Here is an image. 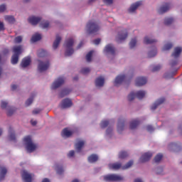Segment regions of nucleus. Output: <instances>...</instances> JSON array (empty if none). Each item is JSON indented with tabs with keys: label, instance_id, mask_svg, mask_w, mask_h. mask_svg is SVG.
Masks as SVG:
<instances>
[{
	"label": "nucleus",
	"instance_id": "f257e3e1",
	"mask_svg": "<svg viewBox=\"0 0 182 182\" xmlns=\"http://www.w3.org/2000/svg\"><path fill=\"white\" fill-rule=\"evenodd\" d=\"M23 48L22 46H16L13 47V55L11 57L12 65H16L19 61V56L22 54Z\"/></svg>",
	"mask_w": 182,
	"mask_h": 182
},
{
	"label": "nucleus",
	"instance_id": "f03ea898",
	"mask_svg": "<svg viewBox=\"0 0 182 182\" xmlns=\"http://www.w3.org/2000/svg\"><path fill=\"white\" fill-rule=\"evenodd\" d=\"M99 29H100L99 24L94 20L89 21L87 23L86 31L90 35L96 33V32H98Z\"/></svg>",
	"mask_w": 182,
	"mask_h": 182
},
{
	"label": "nucleus",
	"instance_id": "7ed1b4c3",
	"mask_svg": "<svg viewBox=\"0 0 182 182\" xmlns=\"http://www.w3.org/2000/svg\"><path fill=\"white\" fill-rule=\"evenodd\" d=\"M23 141L26 144V149L28 153H33V151L36 150V144L32 142V138H31V136L24 137Z\"/></svg>",
	"mask_w": 182,
	"mask_h": 182
},
{
	"label": "nucleus",
	"instance_id": "20e7f679",
	"mask_svg": "<svg viewBox=\"0 0 182 182\" xmlns=\"http://www.w3.org/2000/svg\"><path fill=\"white\" fill-rule=\"evenodd\" d=\"M182 48L181 47H176L174 50L171 55L172 58H174L175 60H172L170 63V65L171 68H174L176 66L177 63H178V58H180V55H181Z\"/></svg>",
	"mask_w": 182,
	"mask_h": 182
},
{
	"label": "nucleus",
	"instance_id": "39448f33",
	"mask_svg": "<svg viewBox=\"0 0 182 182\" xmlns=\"http://www.w3.org/2000/svg\"><path fill=\"white\" fill-rule=\"evenodd\" d=\"M133 166V161H129L125 166H122L120 163L109 164V168L110 170H119L122 168V170H127V168H130Z\"/></svg>",
	"mask_w": 182,
	"mask_h": 182
},
{
	"label": "nucleus",
	"instance_id": "423d86ee",
	"mask_svg": "<svg viewBox=\"0 0 182 182\" xmlns=\"http://www.w3.org/2000/svg\"><path fill=\"white\" fill-rule=\"evenodd\" d=\"M73 43H75V41H73V38H69L65 41V46L67 49L65 53V56H72V55H73V52H75L73 48Z\"/></svg>",
	"mask_w": 182,
	"mask_h": 182
},
{
	"label": "nucleus",
	"instance_id": "0eeeda50",
	"mask_svg": "<svg viewBox=\"0 0 182 182\" xmlns=\"http://www.w3.org/2000/svg\"><path fill=\"white\" fill-rule=\"evenodd\" d=\"M137 97V99H143L144 96H146V91L144 90H139L138 91L136 94L133 92H132L129 95H128V100L129 102H132V100H134V97Z\"/></svg>",
	"mask_w": 182,
	"mask_h": 182
},
{
	"label": "nucleus",
	"instance_id": "6e6552de",
	"mask_svg": "<svg viewBox=\"0 0 182 182\" xmlns=\"http://www.w3.org/2000/svg\"><path fill=\"white\" fill-rule=\"evenodd\" d=\"M105 181H122L123 180V177L116 175V174H110L104 176Z\"/></svg>",
	"mask_w": 182,
	"mask_h": 182
},
{
	"label": "nucleus",
	"instance_id": "1a4fd4ad",
	"mask_svg": "<svg viewBox=\"0 0 182 182\" xmlns=\"http://www.w3.org/2000/svg\"><path fill=\"white\" fill-rule=\"evenodd\" d=\"M38 62L39 63H38V69L41 73L49 69V66H50L49 61L43 62V61L38 60Z\"/></svg>",
	"mask_w": 182,
	"mask_h": 182
},
{
	"label": "nucleus",
	"instance_id": "9d476101",
	"mask_svg": "<svg viewBox=\"0 0 182 182\" xmlns=\"http://www.w3.org/2000/svg\"><path fill=\"white\" fill-rule=\"evenodd\" d=\"M65 83V78L63 77H59L58 80H55L54 82L51 85V89L55 90V89H58V87H60L62 85Z\"/></svg>",
	"mask_w": 182,
	"mask_h": 182
},
{
	"label": "nucleus",
	"instance_id": "9b49d317",
	"mask_svg": "<svg viewBox=\"0 0 182 182\" xmlns=\"http://www.w3.org/2000/svg\"><path fill=\"white\" fill-rule=\"evenodd\" d=\"M104 53H109V55H115L116 53V49L112 44H108L105 46L104 49Z\"/></svg>",
	"mask_w": 182,
	"mask_h": 182
},
{
	"label": "nucleus",
	"instance_id": "f8f14e48",
	"mask_svg": "<svg viewBox=\"0 0 182 182\" xmlns=\"http://www.w3.org/2000/svg\"><path fill=\"white\" fill-rule=\"evenodd\" d=\"M21 177L23 182H32V174L28 173L26 171H22Z\"/></svg>",
	"mask_w": 182,
	"mask_h": 182
},
{
	"label": "nucleus",
	"instance_id": "ddd939ff",
	"mask_svg": "<svg viewBox=\"0 0 182 182\" xmlns=\"http://www.w3.org/2000/svg\"><path fill=\"white\" fill-rule=\"evenodd\" d=\"M72 105V100L69 98H66L62 101L60 104V107L61 109H68L69 107H71Z\"/></svg>",
	"mask_w": 182,
	"mask_h": 182
},
{
	"label": "nucleus",
	"instance_id": "4468645a",
	"mask_svg": "<svg viewBox=\"0 0 182 182\" xmlns=\"http://www.w3.org/2000/svg\"><path fill=\"white\" fill-rule=\"evenodd\" d=\"M153 154H151V152H146L141 156V158L139 159V161L140 163H146V161H149V160H150Z\"/></svg>",
	"mask_w": 182,
	"mask_h": 182
},
{
	"label": "nucleus",
	"instance_id": "2eb2a0df",
	"mask_svg": "<svg viewBox=\"0 0 182 182\" xmlns=\"http://www.w3.org/2000/svg\"><path fill=\"white\" fill-rule=\"evenodd\" d=\"M146 83H147V78H146L145 77H139L136 78L135 85L136 86L140 87L144 86Z\"/></svg>",
	"mask_w": 182,
	"mask_h": 182
},
{
	"label": "nucleus",
	"instance_id": "dca6fc26",
	"mask_svg": "<svg viewBox=\"0 0 182 182\" xmlns=\"http://www.w3.org/2000/svg\"><path fill=\"white\" fill-rule=\"evenodd\" d=\"M127 30H124L118 33L117 41L122 42V41H124L126 38H127Z\"/></svg>",
	"mask_w": 182,
	"mask_h": 182
},
{
	"label": "nucleus",
	"instance_id": "f3484780",
	"mask_svg": "<svg viewBox=\"0 0 182 182\" xmlns=\"http://www.w3.org/2000/svg\"><path fill=\"white\" fill-rule=\"evenodd\" d=\"M41 20L42 18L41 17H36L33 16L28 18V22L29 23H31V25H38V23H39Z\"/></svg>",
	"mask_w": 182,
	"mask_h": 182
},
{
	"label": "nucleus",
	"instance_id": "a211bd4d",
	"mask_svg": "<svg viewBox=\"0 0 182 182\" xmlns=\"http://www.w3.org/2000/svg\"><path fill=\"white\" fill-rule=\"evenodd\" d=\"M125 79H126V75H118L115 78L114 86H119V85H122V83H123V82H124Z\"/></svg>",
	"mask_w": 182,
	"mask_h": 182
},
{
	"label": "nucleus",
	"instance_id": "6ab92c4d",
	"mask_svg": "<svg viewBox=\"0 0 182 182\" xmlns=\"http://www.w3.org/2000/svg\"><path fill=\"white\" fill-rule=\"evenodd\" d=\"M166 102L165 98H160L159 100H156L155 103L151 107V109L156 110L157 109L158 106H160V105H163Z\"/></svg>",
	"mask_w": 182,
	"mask_h": 182
},
{
	"label": "nucleus",
	"instance_id": "aec40b11",
	"mask_svg": "<svg viewBox=\"0 0 182 182\" xmlns=\"http://www.w3.org/2000/svg\"><path fill=\"white\" fill-rule=\"evenodd\" d=\"M9 139L11 141H16L15 131H14V129L11 127L9 129Z\"/></svg>",
	"mask_w": 182,
	"mask_h": 182
},
{
	"label": "nucleus",
	"instance_id": "412c9836",
	"mask_svg": "<svg viewBox=\"0 0 182 182\" xmlns=\"http://www.w3.org/2000/svg\"><path fill=\"white\" fill-rule=\"evenodd\" d=\"M124 129V119H119L117 124V132L122 133Z\"/></svg>",
	"mask_w": 182,
	"mask_h": 182
},
{
	"label": "nucleus",
	"instance_id": "4be33fe9",
	"mask_svg": "<svg viewBox=\"0 0 182 182\" xmlns=\"http://www.w3.org/2000/svg\"><path fill=\"white\" fill-rule=\"evenodd\" d=\"M8 169L5 166H0V181L5 179Z\"/></svg>",
	"mask_w": 182,
	"mask_h": 182
},
{
	"label": "nucleus",
	"instance_id": "5701e85b",
	"mask_svg": "<svg viewBox=\"0 0 182 182\" xmlns=\"http://www.w3.org/2000/svg\"><path fill=\"white\" fill-rule=\"evenodd\" d=\"M140 5H141V1H137L132 4L130 8L128 9V12H129V14L134 12V11H136V9H137V7L140 6Z\"/></svg>",
	"mask_w": 182,
	"mask_h": 182
},
{
	"label": "nucleus",
	"instance_id": "b1692460",
	"mask_svg": "<svg viewBox=\"0 0 182 182\" xmlns=\"http://www.w3.org/2000/svg\"><path fill=\"white\" fill-rule=\"evenodd\" d=\"M170 9V4L166 3L164 6H162L158 11L159 14H164L167 12Z\"/></svg>",
	"mask_w": 182,
	"mask_h": 182
},
{
	"label": "nucleus",
	"instance_id": "393cba45",
	"mask_svg": "<svg viewBox=\"0 0 182 182\" xmlns=\"http://www.w3.org/2000/svg\"><path fill=\"white\" fill-rule=\"evenodd\" d=\"M105 85V78L102 77H99L95 80V86L97 87H102Z\"/></svg>",
	"mask_w": 182,
	"mask_h": 182
},
{
	"label": "nucleus",
	"instance_id": "a878e982",
	"mask_svg": "<svg viewBox=\"0 0 182 182\" xmlns=\"http://www.w3.org/2000/svg\"><path fill=\"white\" fill-rule=\"evenodd\" d=\"M31 65V58L26 57L21 61V68H28Z\"/></svg>",
	"mask_w": 182,
	"mask_h": 182
},
{
	"label": "nucleus",
	"instance_id": "bb28decb",
	"mask_svg": "<svg viewBox=\"0 0 182 182\" xmlns=\"http://www.w3.org/2000/svg\"><path fill=\"white\" fill-rule=\"evenodd\" d=\"M85 146V141H79L75 144V150L80 153L82 151V149Z\"/></svg>",
	"mask_w": 182,
	"mask_h": 182
},
{
	"label": "nucleus",
	"instance_id": "cd10ccee",
	"mask_svg": "<svg viewBox=\"0 0 182 182\" xmlns=\"http://www.w3.org/2000/svg\"><path fill=\"white\" fill-rule=\"evenodd\" d=\"M139 124H140V121L138 119H134L130 122L129 129H131V130H134Z\"/></svg>",
	"mask_w": 182,
	"mask_h": 182
},
{
	"label": "nucleus",
	"instance_id": "c85d7f7f",
	"mask_svg": "<svg viewBox=\"0 0 182 182\" xmlns=\"http://www.w3.org/2000/svg\"><path fill=\"white\" fill-rule=\"evenodd\" d=\"M99 160V156L97 154H92L88 157L89 163H96Z\"/></svg>",
	"mask_w": 182,
	"mask_h": 182
},
{
	"label": "nucleus",
	"instance_id": "c756f323",
	"mask_svg": "<svg viewBox=\"0 0 182 182\" xmlns=\"http://www.w3.org/2000/svg\"><path fill=\"white\" fill-rule=\"evenodd\" d=\"M60 41H62V38L59 36H56V38L53 44V49H58V46H59V44L60 43Z\"/></svg>",
	"mask_w": 182,
	"mask_h": 182
},
{
	"label": "nucleus",
	"instance_id": "7c9ffc66",
	"mask_svg": "<svg viewBox=\"0 0 182 182\" xmlns=\"http://www.w3.org/2000/svg\"><path fill=\"white\" fill-rule=\"evenodd\" d=\"M157 42V40L156 39H151L148 36H146L144 40V43L146 45H151V43H156Z\"/></svg>",
	"mask_w": 182,
	"mask_h": 182
},
{
	"label": "nucleus",
	"instance_id": "2f4dec72",
	"mask_svg": "<svg viewBox=\"0 0 182 182\" xmlns=\"http://www.w3.org/2000/svg\"><path fill=\"white\" fill-rule=\"evenodd\" d=\"M71 135H72V132L69 131L68 128H65L63 130V132H62L63 137H70Z\"/></svg>",
	"mask_w": 182,
	"mask_h": 182
},
{
	"label": "nucleus",
	"instance_id": "473e14b6",
	"mask_svg": "<svg viewBox=\"0 0 182 182\" xmlns=\"http://www.w3.org/2000/svg\"><path fill=\"white\" fill-rule=\"evenodd\" d=\"M42 39V36L39 33L34 34L31 38V42H38Z\"/></svg>",
	"mask_w": 182,
	"mask_h": 182
},
{
	"label": "nucleus",
	"instance_id": "72a5a7b5",
	"mask_svg": "<svg viewBox=\"0 0 182 182\" xmlns=\"http://www.w3.org/2000/svg\"><path fill=\"white\" fill-rule=\"evenodd\" d=\"M5 21L9 22V23H15V17L14 16H6Z\"/></svg>",
	"mask_w": 182,
	"mask_h": 182
},
{
	"label": "nucleus",
	"instance_id": "f704fd0d",
	"mask_svg": "<svg viewBox=\"0 0 182 182\" xmlns=\"http://www.w3.org/2000/svg\"><path fill=\"white\" fill-rule=\"evenodd\" d=\"M70 93V90L69 89H64L60 93V97H65V96H68Z\"/></svg>",
	"mask_w": 182,
	"mask_h": 182
},
{
	"label": "nucleus",
	"instance_id": "c9c22d12",
	"mask_svg": "<svg viewBox=\"0 0 182 182\" xmlns=\"http://www.w3.org/2000/svg\"><path fill=\"white\" fill-rule=\"evenodd\" d=\"M55 170L57 171V174H63V167L60 166L59 164L55 165Z\"/></svg>",
	"mask_w": 182,
	"mask_h": 182
},
{
	"label": "nucleus",
	"instance_id": "e433bc0d",
	"mask_svg": "<svg viewBox=\"0 0 182 182\" xmlns=\"http://www.w3.org/2000/svg\"><path fill=\"white\" fill-rule=\"evenodd\" d=\"M156 55H157V48H154L153 50H151L148 53V56L149 58H154V56H156Z\"/></svg>",
	"mask_w": 182,
	"mask_h": 182
},
{
	"label": "nucleus",
	"instance_id": "4c0bfd02",
	"mask_svg": "<svg viewBox=\"0 0 182 182\" xmlns=\"http://www.w3.org/2000/svg\"><path fill=\"white\" fill-rule=\"evenodd\" d=\"M161 159H163V154H159L155 156L154 161L155 163H160V161H161Z\"/></svg>",
	"mask_w": 182,
	"mask_h": 182
},
{
	"label": "nucleus",
	"instance_id": "58836bf2",
	"mask_svg": "<svg viewBox=\"0 0 182 182\" xmlns=\"http://www.w3.org/2000/svg\"><path fill=\"white\" fill-rule=\"evenodd\" d=\"M46 55L47 53L45 50L41 49L38 51V58H43L44 56H46Z\"/></svg>",
	"mask_w": 182,
	"mask_h": 182
},
{
	"label": "nucleus",
	"instance_id": "ea45409f",
	"mask_svg": "<svg viewBox=\"0 0 182 182\" xmlns=\"http://www.w3.org/2000/svg\"><path fill=\"white\" fill-rule=\"evenodd\" d=\"M173 22H174V18H166L164 20V24L167 26L171 25Z\"/></svg>",
	"mask_w": 182,
	"mask_h": 182
},
{
	"label": "nucleus",
	"instance_id": "a19ab883",
	"mask_svg": "<svg viewBox=\"0 0 182 182\" xmlns=\"http://www.w3.org/2000/svg\"><path fill=\"white\" fill-rule=\"evenodd\" d=\"M136 43H137V40L136 38H132L129 43L130 49H133V48L136 46Z\"/></svg>",
	"mask_w": 182,
	"mask_h": 182
},
{
	"label": "nucleus",
	"instance_id": "79ce46f5",
	"mask_svg": "<svg viewBox=\"0 0 182 182\" xmlns=\"http://www.w3.org/2000/svg\"><path fill=\"white\" fill-rule=\"evenodd\" d=\"M129 156L127 151H122L119 154V159H126Z\"/></svg>",
	"mask_w": 182,
	"mask_h": 182
},
{
	"label": "nucleus",
	"instance_id": "37998d69",
	"mask_svg": "<svg viewBox=\"0 0 182 182\" xmlns=\"http://www.w3.org/2000/svg\"><path fill=\"white\" fill-rule=\"evenodd\" d=\"M93 55V50L90 51L86 55L87 62H92V56Z\"/></svg>",
	"mask_w": 182,
	"mask_h": 182
},
{
	"label": "nucleus",
	"instance_id": "c03bdc74",
	"mask_svg": "<svg viewBox=\"0 0 182 182\" xmlns=\"http://www.w3.org/2000/svg\"><path fill=\"white\" fill-rule=\"evenodd\" d=\"M100 126H101L102 129H105V128L107 127V126H109V121H107V120L102 121L100 124Z\"/></svg>",
	"mask_w": 182,
	"mask_h": 182
},
{
	"label": "nucleus",
	"instance_id": "a18cd8bd",
	"mask_svg": "<svg viewBox=\"0 0 182 182\" xmlns=\"http://www.w3.org/2000/svg\"><path fill=\"white\" fill-rule=\"evenodd\" d=\"M33 102V95L31 96V97L28 98L26 102V106H31L32 103Z\"/></svg>",
	"mask_w": 182,
	"mask_h": 182
},
{
	"label": "nucleus",
	"instance_id": "49530a36",
	"mask_svg": "<svg viewBox=\"0 0 182 182\" xmlns=\"http://www.w3.org/2000/svg\"><path fill=\"white\" fill-rule=\"evenodd\" d=\"M173 48L172 43H167L164 46V50H170Z\"/></svg>",
	"mask_w": 182,
	"mask_h": 182
},
{
	"label": "nucleus",
	"instance_id": "de8ad7c7",
	"mask_svg": "<svg viewBox=\"0 0 182 182\" xmlns=\"http://www.w3.org/2000/svg\"><path fill=\"white\" fill-rule=\"evenodd\" d=\"M90 72V68H84L81 70V73H82V75H87V73H89Z\"/></svg>",
	"mask_w": 182,
	"mask_h": 182
},
{
	"label": "nucleus",
	"instance_id": "09e8293b",
	"mask_svg": "<svg viewBox=\"0 0 182 182\" xmlns=\"http://www.w3.org/2000/svg\"><path fill=\"white\" fill-rule=\"evenodd\" d=\"M41 28H43V29H46V28H49V21H45L43 23H41Z\"/></svg>",
	"mask_w": 182,
	"mask_h": 182
},
{
	"label": "nucleus",
	"instance_id": "8fccbe9b",
	"mask_svg": "<svg viewBox=\"0 0 182 182\" xmlns=\"http://www.w3.org/2000/svg\"><path fill=\"white\" fill-rule=\"evenodd\" d=\"M22 42V36H18L14 38V43H21Z\"/></svg>",
	"mask_w": 182,
	"mask_h": 182
},
{
	"label": "nucleus",
	"instance_id": "3c124183",
	"mask_svg": "<svg viewBox=\"0 0 182 182\" xmlns=\"http://www.w3.org/2000/svg\"><path fill=\"white\" fill-rule=\"evenodd\" d=\"M161 69V65H154L152 68L153 72H159Z\"/></svg>",
	"mask_w": 182,
	"mask_h": 182
},
{
	"label": "nucleus",
	"instance_id": "603ef678",
	"mask_svg": "<svg viewBox=\"0 0 182 182\" xmlns=\"http://www.w3.org/2000/svg\"><path fill=\"white\" fill-rule=\"evenodd\" d=\"M14 112L15 109L14 108H9L7 111V116H12Z\"/></svg>",
	"mask_w": 182,
	"mask_h": 182
},
{
	"label": "nucleus",
	"instance_id": "864d4df0",
	"mask_svg": "<svg viewBox=\"0 0 182 182\" xmlns=\"http://www.w3.org/2000/svg\"><path fill=\"white\" fill-rule=\"evenodd\" d=\"M1 109H6V107H8V102L1 101Z\"/></svg>",
	"mask_w": 182,
	"mask_h": 182
},
{
	"label": "nucleus",
	"instance_id": "5fc2aeb1",
	"mask_svg": "<svg viewBox=\"0 0 182 182\" xmlns=\"http://www.w3.org/2000/svg\"><path fill=\"white\" fill-rule=\"evenodd\" d=\"M6 9V6L5 4H1L0 6V12H5Z\"/></svg>",
	"mask_w": 182,
	"mask_h": 182
},
{
	"label": "nucleus",
	"instance_id": "6e6d98bb",
	"mask_svg": "<svg viewBox=\"0 0 182 182\" xmlns=\"http://www.w3.org/2000/svg\"><path fill=\"white\" fill-rule=\"evenodd\" d=\"M147 132H154V128L151 125L146 126Z\"/></svg>",
	"mask_w": 182,
	"mask_h": 182
},
{
	"label": "nucleus",
	"instance_id": "4d7b16f0",
	"mask_svg": "<svg viewBox=\"0 0 182 182\" xmlns=\"http://www.w3.org/2000/svg\"><path fill=\"white\" fill-rule=\"evenodd\" d=\"M103 2L107 5H112L113 4V0H103Z\"/></svg>",
	"mask_w": 182,
	"mask_h": 182
},
{
	"label": "nucleus",
	"instance_id": "13d9d810",
	"mask_svg": "<svg viewBox=\"0 0 182 182\" xmlns=\"http://www.w3.org/2000/svg\"><path fill=\"white\" fill-rule=\"evenodd\" d=\"M100 38H97L95 40H94L92 42L94 43V45H99V43H100Z\"/></svg>",
	"mask_w": 182,
	"mask_h": 182
},
{
	"label": "nucleus",
	"instance_id": "bf43d9fd",
	"mask_svg": "<svg viewBox=\"0 0 182 182\" xmlns=\"http://www.w3.org/2000/svg\"><path fill=\"white\" fill-rule=\"evenodd\" d=\"M162 173H163V168L161 167L158 168L156 171V174H162Z\"/></svg>",
	"mask_w": 182,
	"mask_h": 182
},
{
	"label": "nucleus",
	"instance_id": "052dcab7",
	"mask_svg": "<svg viewBox=\"0 0 182 182\" xmlns=\"http://www.w3.org/2000/svg\"><path fill=\"white\" fill-rule=\"evenodd\" d=\"M74 156H75V151L73 150L70 151L68 154V157H73Z\"/></svg>",
	"mask_w": 182,
	"mask_h": 182
},
{
	"label": "nucleus",
	"instance_id": "680f3d73",
	"mask_svg": "<svg viewBox=\"0 0 182 182\" xmlns=\"http://www.w3.org/2000/svg\"><path fill=\"white\" fill-rule=\"evenodd\" d=\"M42 109H36L33 111V114H38V113H41Z\"/></svg>",
	"mask_w": 182,
	"mask_h": 182
},
{
	"label": "nucleus",
	"instance_id": "e2e57ef3",
	"mask_svg": "<svg viewBox=\"0 0 182 182\" xmlns=\"http://www.w3.org/2000/svg\"><path fill=\"white\" fill-rule=\"evenodd\" d=\"M112 132H113V129L112 128H107L106 133L107 135H109L112 134Z\"/></svg>",
	"mask_w": 182,
	"mask_h": 182
},
{
	"label": "nucleus",
	"instance_id": "0e129e2a",
	"mask_svg": "<svg viewBox=\"0 0 182 182\" xmlns=\"http://www.w3.org/2000/svg\"><path fill=\"white\" fill-rule=\"evenodd\" d=\"M5 30V27L4 26V23L0 22V31H4Z\"/></svg>",
	"mask_w": 182,
	"mask_h": 182
},
{
	"label": "nucleus",
	"instance_id": "69168bd1",
	"mask_svg": "<svg viewBox=\"0 0 182 182\" xmlns=\"http://www.w3.org/2000/svg\"><path fill=\"white\" fill-rule=\"evenodd\" d=\"M3 53L4 55H8V53H9V50L7 49V48H5L4 50H3Z\"/></svg>",
	"mask_w": 182,
	"mask_h": 182
},
{
	"label": "nucleus",
	"instance_id": "338daca9",
	"mask_svg": "<svg viewBox=\"0 0 182 182\" xmlns=\"http://www.w3.org/2000/svg\"><path fill=\"white\" fill-rule=\"evenodd\" d=\"M18 86L16 85H11V90H16Z\"/></svg>",
	"mask_w": 182,
	"mask_h": 182
},
{
	"label": "nucleus",
	"instance_id": "774afa93",
	"mask_svg": "<svg viewBox=\"0 0 182 182\" xmlns=\"http://www.w3.org/2000/svg\"><path fill=\"white\" fill-rule=\"evenodd\" d=\"M134 182H143V181H141L140 178H136Z\"/></svg>",
	"mask_w": 182,
	"mask_h": 182
}]
</instances>
